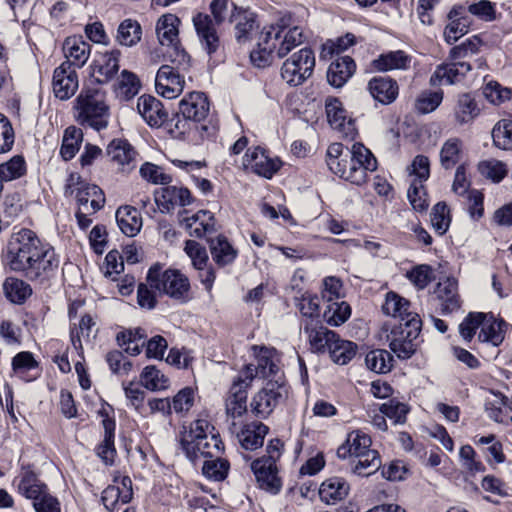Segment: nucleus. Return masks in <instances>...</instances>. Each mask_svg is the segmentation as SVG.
<instances>
[{
    "instance_id": "f257e3e1",
    "label": "nucleus",
    "mask_w": 512,
    "mask_h": 512,
    "mask_svg": "<svg viewBox=\"0 0 512 512\" xmlns=\"http://www.w3.org/2000/svg\"><path fill=\"white\" fill-rule=\"evenodd\" d=\"M4 263L28 280L44 284L54 276L59 259L52 246L43 243L34 231L22 228L11 235Z\"/></svg>"
},
{
    "instance_id": "f03ea898",
    "label": "nucleus",
    "mask_w": 512,
    "mask_h": 512,
    "mask_svg": "<svg viewBox=\"0 0 512 512\" xmlns=\"http://www.w3.org/2000/svg\"><path fill=\"white\" fill-rule=\"evenodd\" d=\"M306 39L303 28L293 25L290 19L281 24L264 28L258 38L257 47L250 53L251 62L259 68L270 65L274 55L283 58Z\"/></svg>"
},
{
    "instance_id": "7ed1b4c3",
    "label": "nucleus",
    "mask_w": 512,
    "mask_h": 512,
    "mask_svg": "<svg viewBox=\"0 0 512 512\" xmlns=\"http://www.w3.org/2000/svg\"><path fill=\"white\" fill-rule=\"evenodd\" d=\"M74 109L76 120L80 125L97 131L108 126L109 107L105 102V93L99 88H83L76 98Z\"/></svg>"
},
{
    "instance_id": "20e7f679",
    "label": "nucleus",
    "mask_w": 512,
    "mask_h": 512,
    "mask_svg": "<svg viewBox=\"0 0 512 512\" xmlns=\"http://www.w3.org/2000/svg\"><path fill=\"white\" fill-rule=\"evenodd\" d=\"M172 65H162L156 75L155 87L157 92L167 99L176 98L184 87V79L180 74L188 68L190 57L184 49H176L175 56L168 55Z\"/></svg>"
},
{
    "instance_id": "39448f33",
    "label": "nucleus",
    "mask_w": 512,
    "mask_h": 512,
    "mask_svg": "<svg viewBox=\"0 0 512 512\" xmlns=\"http://www.w3.org/2000/svg\"><path fill=\"white\" fill-rule=\"evenodd\" d=\"M407 320L394 325L386 335L390 349L401 359L410 358L417 349L422 321L418 314H406Z\"/></svg>"
},
{
    "instance_id": "423d86ee",
    "label": "nucleus",
    "mask_w": 512,
    "mask_h": 512,
    "mask_svg": "<svg viewBox=\"0 0 512 512\" xmlns=\"http://www.w3.org/2000/svg\"><path fill=\"white\" fill-rule=\"evenodd\" d=\"M146 281L152 289L163 292L173 299L186 301L189 298V279L179 270L162 271V266L155 264L149 269Z\"/></svg>"
},
{
    "instance_id": "0eeeda50",
    "label": "nucleus",
    "mask_w": 512,
    "mask_h": 512,
    "mask_svg": "<svg viewBox=\"0 0 512 512\" xmlns=\"http://www.w3.org/2000/svg\"><path fill=\"white\" fill-rule=\"evenodd\" d=\"M253 381V374L249 368L247 371H240L233 381L226 399V416L231 433L242 423V417L247 412V388Z\"/></svg>"
},
{
    "instance_id": "6e6552de",
    "label": "nucleus",
    "mask_w": 512,
    "mask_h": 512,
    "mask_svg": "<svg viewBox=\"0 0 512 512\" xmlns=\"http://www.w3.org/2000/svg\"><path fill=\"white\" fill-rule=\"evenodd\" d=\"M314 67V52L309 48H302L285 60L281 77L289 85L298 86L312 75Z\"/></svg>"
},
{
    "instance_id": "1a4fd4ad",
    "label": "nucleus",
    "mask_w": 512,
    "mask_h": 512,
    "mask_svg": "<svg viewBox=\"0 0 512 512\" xmlns=\"http://www.w3.org/2000/svg\"><path fill=\"white\" fill-rule=\"evenodd\" d=\"M287 396V389L278 381L268 382L252 399V412L260 418L269 416L275 407Z\"/></svg>"
},
{
    "instance_id": "9d476101",
    "label": "nucleus",
    "mask_w": 512,
    "mask_h": 512,
    "mask_svg": "<svg viewBox=\"0 0 512 512\" xmlns=\"http://www.w3.org/2000/svg\"><path fill=\"white\" fill-rule=\"evenodd\" d=\"M179 113L184 119L176 118L175 128L185 129L186 121H203L209 113V102L202 92H191L179 102Z\"/></svg>"
},
{
    "instance_id": "9b49d317",
    "label": "nucleus",
    "mask_w": 512,
    "mask_h": 512,
    "mask_svg": "<svg viewBox=\"0 0 512 512\" xmlns=\"http://www.w3.org/2000/svg\"><path fill=\"white\" fill-rule=\"evenodd\" d=\"M348 153L350 156V175L348 176L350 182L361 185L366 182L367 172L376 170V158L361 143H354Z\"/></svg>"
},
{
    "instance_id": "f8f14e48",
    "label": "nucleus",
    "mask_w": 512,
    "mask_h": 512,
    "mask_svg": "<svg viewBox=\"0 0 512 512\" xmlns=\"http://www.w3.org/2000/svg\"><path fill=\"white\" fill-rule=\"evenodd\" d=\"M281 162L271 158L262 147L249 148L243 158V166L255 174L270 179L279 170Z\"/></svg>"
},
{
    "instance_id": "ddd939ff",
    "label": "nucleus",
    "mask_w": 512,
    "mask_h": 512,
    "mask_svg": "<svg viewBox=\"0 0 512 512\" xmlns=\"http://www.w3.org/2000/svg\"><path fill=\"white\" fill-rule=\"evenodd\" d=\"M154 199L162 213H170L175 207H185L193 202L190 191L182 186L166 185L155 191Z\"/></svg>"
},
{
    "instance_id": "4468645a",
    "label": "nucleus",
    "mask_w": 512,
    "mask_h": 512,
    "mask_svg": "<svg viewBox=\"0 0 512 512\" xmlns=\"http://www.w3.org/2000/svg\"><path fill=\"white\" fill-rule=\"evenodd\" d=\"M432 299L442 314H448L458 310L461 302L458 294L457 281L449 277L441 280L433 291Z\"/></svg>"
},
{
    "instance_id": "2eb2a0df",
    "label": "nucleus",
    "mask_w": 512,
    "mask_h": 512,
    "mask_svg": "<svg viewBox=\"0 0 512 512\" xmlns=\"http://www.w3.org/2000/svg\"><path fill=\"white\" fill-rule=\"evenodd\" d=\"M133 497L132 481L128 476L114 478V484L109 485L102 492V503L109 511L118 509V504H127Z\"/></svg>"
},
{
    "instance_id": "dca6fc26",
    "label": "nucleus",
    "mask_w": 512,
    "mask_h": 512,
    "mask_svg": "<svg viewBox=\"0 0 512 512\" xmlns=\"http://www.w3.org/2000/svg\"><path fill=\"white\" fill-rule=\"evenodd\" d=\"M53 92L60 100L71 98L79 87L78 75L69 63H62L54 70L52 80Z\"/></svg>"
},
{
    "instance_id": "f3484780",
    "label": "nucleus",
    "mask_w": 512,
    "mask_h": 512,
    "mask_svg": "<svg viewBox=\"0 0 512 512\" xmlns=\"http://www.w3.org/2000/svg\"><path fill=\"white\" fill-rule=\"evenodd\" d=\"M193 26L201 43V46L208 54H213L220 46V39L216 30L214 20L206 13H197L192 19Z\"/></svg>"
},
{
    "instance_id": "a211bd4d",
    "label": "nucleus",
    "mask_w": 512,
    "mask_h": 512,
    "mask_svg": "<svg viewBox=\"0 0 512 512\" xmlns=\"http://www.w3.org/2000/svg\"><path fill=\"white\" fill-rule=\"evenodd\" d=\"M187 210L179 211V223L189 231L191 236L202 238L215 231L214 215L207 210H200L191 217H186Z\"/></svg>"
},
{
    "instance_id": "6ab92c4d",
    "label": "nucleus",
    "mask_w": 512,
    "mask_h": 512,
    "mask_svg": "<svg viewBox=\"0 0 512 512\" xmlns=\"http://www.w3.org/2000/svg\"><path fill=\"white\" fill-rule=\"evenodd\" d=\"M180 19L171 13L162 15L156 23V34L161 45L168 46L170 51L167 56L172 54L175 56V50L181 49L179 46V24Z\"/></svg>"
},
{
    "instance_id": "aec40b11",
    "label": "nucleus",
    "mask_w": 512,
    "mask_h": 512,
    "mask_svg": "<svg viewBox=\"0 0 512 512\" xmlns=\"http://www.w3.org/2000/svg\"><path fill=\"white\" fill-rule=\"evenodd\" d=\"M253 355L256 359V365L248 364L242 371L251 369L253 380L256 377L266 378L277 371L276 350L265 346H252Z\"/></svg>"
},
{
    "instance_id": "412c9836",
    "label": "nucleus",
    "mask_w": 512,
    "mask_h": 512,
    "mask_svg": "<svg viewBox=\"0 0 512 512\" xmlns=\"http://www.w3.org/2000/svg\"><path fill=\"white\" fill-rule=\"evenodd\" d=\"M471 70V64L465 61L438 65L430 77L432 86L452 85L460 82Z\"/></svg>"
},
{
    "instance_id": "4be33fe9",
    "label": "nucleus",
    "mask_w": 512,
    "mask_h": 512,
    "mask_svg": "<svg viewBox=\"0 0 512 512\" xmlns=\"http://www.w3.org/2000/svg\"><path fill=\"white\" fill-rule=\"evenodd\" d=\"M251 469L254 472L259 486L273 494H276L281 489V480L278 477V470L276 463L271 460H254L251 464Z\"/></svg>"
},
{
    "instance_id": "5701e85b",
    "label": "nucleus",
    "mask_w": 512,
    "mask_h": 512,
    "mask_svg": "<svg viewBox=\"0 0 512 512\" xmlns=\"http://www.w3.org/2000/svg\"><path fill=\"white\" fill-rule=\"evenodd\" d=\"M137 110L151 127H160L167 120L168 113L162 102L151 95H142L137 100Z\"/></svg>"
},
{
    "instance_id": "b1692460",
    "label": "nucleus",
    "mask_w": 512,
    "mask_h": 512,
    "mask_svg": "<svg viewBox=\"0 0 512 512\" xmlns=\"http://www.w3.org/2000/svg\"><path fill=\"white\" fill-rule=\"evenodd\" d=\"M371 437L361 430H354L347 435L346 441L337 449V455L341 459L348 457L364 456V453L374 451L371 449Z\"/></svg>"
},
{
    "instance_id": "393cba45",
    "label": "nucleus",
    "mask_w": 512,
    "mask_h": 512,
    "mask_svg": "<svg viewBox=\"0 0 512 512\" xmlns=\"http://www.w3.org/2000/svg\"><path fill=\"white\" fill-rule=\"evenodd\" d=\"M121 52L118 49L106 51L94 60L93 74L97 82L107 83L111 81L119 70Z\"/></svg>"
},
{
    "instance_id": "a878e982",
    "label": "nucleus",
    "mask_w": 512,
    "mask_h": 512,
    "mask_svg": "<svg viewBox=\"0 0 512 512\" xmlns=\"http://www.w3.org/2000/svg\"><path fill=\"white\" fill-rule=\"evenodd\" d=\"M91 46L81 36H71L63 43V52L70 67L81 68L85 65L90 56Z\"/></svg>"
},
{
    "instance_id": "bb28decb",
    "label": "nucleus",
    "mask_w": 512,
    "mask_h": 512,
    "mask_svg": "<svg viewBox=\"0 0 512 512\" xmlns=\"http://www.w3.org/2000/svg\"><path fill=\"white\" fill-rule=\"evenodd\" d=\"M466 10L462 6H454L448 13L449 23L444 29V38L452 44L468 32L470 21L465 15Z\"/></svg>"
},
{
    "instance_id": "cd10ccee",
    "label": "nucleus",
    "mask_w": 512,
    "mask_h": 512,
    "mask_svg": "<svg viewBox=\"0 0 512 512\" xmlns=\"http://www.w3.org/2000/svg\"><path fill=\"white\" fill-rule=\"evenodd\" d=\"M304 331L308 335L311 350L321 354L329 353L331 346L338 336L334 331L329 330L323 325L312 326L306 323Z\"/></svg>"
},
{
    "instance_id": "c85d7f7f",
    "label": "nucleus",
    "mask_w": 512,
    "mask_h": 512,
    "mask_svg": "<svg viewBox=\"0 0 512 512\" xmlns=\"http://www.w3.org/2000/svg\"><path fill=\"white\" fill-rule=\"evenodd\" d=\"M223 450V443L219 438V435L210 436L209 438H202L195 443L191 444L187 448L183 449L186 456L191 460L195 461L200 456L205 458H213L221 455Z\"/></svg>"
},
{
    "instance_id": "c756f323",
    "label": "nucleus",
    "mask_w": 512,
    "mask_h": 512,
    "mask_svg": "<svg viewBox=\"0 0 512 512\" xmlns=\"http://www.w3.org/2000/svg\"><path fill=\"white\" fill-rule=\"evenodd\" d=\"M371 96L382 104L392 103L398 96V84L389 77H374L368 83Z\"/></svg>"
},
{
    "instance_id": "7c9ffc66",
    "label": "nucleus",
    "mask_w": 512,
    "mask_h": 512,
    "mask_svg": "<svg viewBox=\"0 0 512 512\" xmlns=\"http://www.w3.org/2000/svg\"><path fill=\"white\" fill-rule=\"evenodd\" d=\"M506 323L498 320L493 315L484 313V320L478 334V340L482 343H489L499 346L505 338Z\"/></svg>"
},
{
    "instance_id": "2f4dec72",
    "label": "nucleus",
    "mask_w": 512,
    "mask_h": 512,
    "mask_svg": "<svg viewBox=\"0 0 512 512\" xmlns=\"http://www.w3.org/2000/svg\"><path fill=\"white\" fill-rule=\"evenodd\" d=\"M355 63L349 56H343L332 62L327 71V80L330 85L340 88L353 75Z\"/></svg>"
},
{
    "instance_id": "473e14b6",
    "label": "nucleus",
    "mask_w": 512,
    "mask_h": 512,
    "mask_svg": "<svg viewBox=\"0 0 512 512\" xmlns=\"http://www.w3.org/2000/svg\"><path fill=\"white\" fill-rule=\"evenodd\" d=\"M268 432V427L262 423H251L245 425L241 430L236 428L238 441L246 450H254L263 445L264 437Z\"/></svg>"
},
{
    "instance_id": "72a5a7b5",
    "label": "nucleus",
    "mask_w": 512,
    "mask_h": 512,
    "mask_svg": "<svg viewBox=\"0 0 512 512\" xmlns=\"http://www.w3.org/2000/svg\"><path fill=\"white\" fill-rule=\"evenodd\" d=\"M115 217L119 229L128 237L137 235L142 227L140 214L138 210L132 206L119 207Z\"/></svg>"
},
{
    "instance_id": "f704fd0d",
    "label": "nucleus",
    "mask_w": 512,
    "mask_h": 512,
    "mask_svg": "<svg viewBox=\"0 0 512 512\" xmlns=\"http://www.w3.org/2000/svg\"><path fill=\"white\" fill-rule=\"evenodd\" d=\"M209 247L213 261L220 267L233 263L237 257V250L225 236L209 239Z\"/></svg>"
},
{
    "instance_id": "c9c22d12",
    "label": "nucleus",
    "mask_w": 512,
    "mask_h": 512,
    "mask_svg": "<svg viewBox=\"0 0 512 512\" xmlns=\"http://www.w3.org/2000/svg\"><path fill=\"white\" fill-rule=\"evenodd\" d=\"M18 491L21 495L35 501L48 491L47 486L42 483L37 475L31 470H24L19 475Z\"/></svg>"
},
{
    "instance_id": "e433bc0d",
    "label": "nucleus",
    "mask_w": 512,
    "mask_h": 512,
    "mask_svg": "<svg viewBox=\"0 0 512 512\" xmlns=\"http://www.w3.org/2000/svg\"><path fill=\"white\" fill-rule=\"evenodd\" d=\"M104 428V439L98 445L96 452L106 465H111L116 456V449L114 447L115 437V421L112 418L105 417L102 420Z\"/></svg>"
},
{
    "instance_id": "4c0bfd02",
    "label": "nucleus",
    "mask_w": 512,
    "mask_h": 512,
    "mask_svg": "<svg viewBox=\"0 0 512 512\" xmlns=\"http://www.w3.org/2000/svg\"><path fill=\"white\" fill-rule=\"evenodd\" d=\"M410 64L411 57L402 50L381 54L373 61L374 67L379 71L407 70Z\"/></svg>"
},
{
    "instance_id": "58836bf2",
    "label": "nucleus",
    "mask_w": 512,
    "mask_h": 512,
    "mask_svg": "<svg viewBox=\"0 0 512 512\" xmlns=\"http://www.w3.org/2000/svg\"><path fill=\"white\" fill-rule=\"evenodd\" d=\"M76 197L80 208L91 213L100 210L105 202L103 192L96 185H85L79 189Z\"/></svg>"
},
{
    "instance_id": "ea45409f",
    "label": "nucleus",
    "mask_w": 512,
    "mask_h": 512,
    "mask_svg": "<svg viewBox=\"0 0 512 512\" xmlns=\"http://www.w3.org/2000/svg\"><path fill=\"white\" fill-rule=\"evenodd\" d=\"M348 492V483L339 477H332L325 480L319 489L321 499L328 504L344 499L348 495Z\"/></svg>"
},
{
    "instance_id": "a19ab883",
    "label": "nucleus",
    "mask_w": 512,
    "mask_h": 512,
    "mask_svg": "<svg viewBox=\"0 0 512 512\" xmlns=\"http://www.w3.org/2000/svg\"><path fill=\"white\" fill-rule=\"evenodd\" d=\"M463 141L457 137L447 139L440 150V163L444 169L455 167L463 158Z\"/></svg>"
},
{
    "instance_id": "79ce46f5",
    "label": "nucleus",
    "mask_w": 512,
    "mask_h": 512,
    "mask_svg": "<svg viewBox=\"0 0 512 512\" xmlns=\"http://www.w3.org/2000/svg\"><path fill=\"white\" fill-rule=\"evenodd\" d=\"M479 114V108L475 99L468 93L459 95L454 109L455 120L464 125L472 122Z\"/></svg>"
},
{
    "instance_id": "37998d69",
    "label": "nucleus",
    "mask_w": 512,
    "mask_h": 512,
    "mask_svg": "<svg viewBox=\"0 0 512 512\" xmlns=\"http://www.w3.org/2000/svg\"><path fill=\"white\" fill-rule=\"evenodd\" d=\"M4 294L11 302L22 304L32 295V288L23 279L8 277L3 283Z\"/></svg>"
},
{
    "instance_id": "c03bdc74",
    "label": "nucleus",
    "mask_w": 512,
    "mask_h": 512,
    "mask_svg": "<svg viewBox=\"0 0 512 512\" xmlns=\"http://www.w3.org/2000/svg\"><path fill=\"white\" fill-rule=\"evenodd\" d=\"M381 464L380 455L377 450H374L364 453V456L354 457L351 471L357 476L368 477L378 471Z\"/></svg>"
},
{
    "instance_id": "a18cd8bd",
    "label": "nucleus",
    "mask_w": 512,
    "mask_h": 512,
    "mask_svg": "<svg viewBox=\"0 0 512 512\" xmlns=\"http://www.w3.org/2000/svg\"><path fill=\"white\" fill-rule=\"evenodd\" d=\"M485 410L492 420L505 423L508 421V413L512 411V398L502 394H494V399L486 402Z\"/></svg>"
},
{
    "instance_id": "49530a36",
    "label": "nucleus",
    "mask_w": 512,
    "mask_h": 512,
    "mask_svg": "<svg viewBox=\"0 0 512 512\" xmlns=\"http://www.w3.org/2000/svg\"><path fill=\"white\" fill-rule=\"evenodd\" d=\"M409 308L410 302L395 292H388L382 305V310L386 315L399 318L400 322L407 320L406 314H415L409 311Z\"/></svg>"
},
{
    "instance_id": "de8ad7c7",
    "label": "nucleus",
    "mask_w": 512,
    "mask_h": 512,
    "mask_svg": "<svg viewBox=\"0 0 512 512\" xmlns=\"http://www.w3.org/2000/svg\"><path fill=\"white\" fill-rule=\"evenodd\" d=\"M326 115L329 124L334 129L345 131V126H351L352 121L347 120V112L337 98H327L325 102Z\"/></svg>"
},
{
    "instance_id": "09e8293b",
    "label": "nucleus",
    "mask_w": 512,
    "mask_h": 512,
    "mask_svg": "<svg viewBox=\"0 0 512 512\" xmlns=\"http://www.w3.org/2000/svg\"><path fill=\"white\" fill-rule=\"evenodd\" d=\"M141 25L132 19L122 21L117 29L116 41L123 46L131 47L141 40Z\"/></svg>"
},
{
    "instance_id": "8fccbe9b",
    "label": "nucleus",
    "mask_w": 512,
    "mask_h": 512,
    "mask_svg": "<svg viewBox=\"0 0 512 512\" xmlns=\"http://www.w3.org/2000/svg\"><path fill=\"white\" fill-rule=\"evenodd\" d=\"M214 435H216V433H214V427L209 423V421L205 419H198L191 424L189 431H186L183 434L180 441L181 447L182 449H185L202 438H209Z\"/></svg>"
},
{
    "instance_id": "3c124183",
    "label": "nucleus",
    "mask_w": 512,
    "mask_h": 512,
    "mask_svg": "<svg viewBox=\"0 0 512 512\" xmlns=\"http://www.w3.org/2000/svg\"><path fill=\"white\" fill-rule=\"evenodd\" d=\"M357 345L351 341L336 337L330 348L329 355L331 360L338 365H345L350 362L356 355Z\"/></svg>"
},
{
    "instance_id": "603ef678",
    "label": "nucleus",
    "mask_w": 512,
    "mask_h": 512,
    "mask_svg": "<svg viewBox=\"0 0 512 512\" xmlns=\"http://www.w3.org/2000/svg\"><path fill=\"white\" fill-rule=\"evenodd\" d=\"M111 160L121 166H129L135 159L136 152L133 147L123 140H113L107 147Z\"/></svg>"
},
{
    "instance_id": "864d4df0",
    "label": "nucleus",
    "mask_w": 512,
    "mask_h": 512,
    "mask_svg": "<svg viewBox=\"0 0 512 512\" xmlns=\"http://www.w3.org/2000/svg\"><path fill=\"white\" fill-rule=\"evenodd\" d=\"M139 88L138 77L128 70H123L115 85V92L121 99L128 100L138 93Z\"/></svg>"
},
{
    "instance_id": "5fc2aeb1",
    "label": "nucleus",
    "mask_w": 512,
    "mask_h": 512,
    "mask_svg": "<svg viewBox=\"0 0 512 512\" xmlns=\"http://www.w3.org/2000/svg\"><path fill=\"white\" fill-rule=\"evenodd\" d=\"M365 363L369 370L384 374L391 370L393 357L387 350L376 349L367 353Z\"/></svg>"
},
{
    "instance_id": "6e6d98bb",
    "label": "nucleus",
    "mask_w": 512,
    "mask_h": 512,
    "mask_svg": "<svg viewBox=\"0 0 512 512\" xmlns=\"http://www.w3.org/2000/svg\"><path fill=\"white\" fill-rule=\"evenodd\" d=\"M83 140L82 130L74 126L65 130L60 153L65 160L72 159L79 151L80 144Z\"/></svg>"
},
{
    "instance_id": "4d7b16f0",
    "label": "nucleus",
    "mask_w": 512,
    "mask_h": 512,
    "mask_svg": "<svg viewBox=\"0 0 512 512\" xmlns=\"http://www.w3.org/2000/svg\"><path fill=\"white\" fill-rule=\"evenodd\" d=\"M235 37L239 43H244L250 39L251 33L257 27L255 15L251 12H241L234 17Z\"/></svg>"
},
{
    "instance_id": "13d9d810",
    "label": "nucleus",
    "mask_w": 512,
    "mask_h": 512,
    "mask_svg": "<svg viewBox=\"0 0 512 512\" xmlns=\"http://www.w3.org/2000/svg\"><path fill=\"white\" fill-rule=\"evenodd\" d=\"M494 145L502 150H512V120L502 119L498 121L493 130Z\"/></svg>"
},
{
    "instance_id": "bf43d9fd",
    "label": "nucleus",
    "mask_w": 512,
    "mask_h": 512,
    "mask_svg": "<svg viewBox=\"0 0 512 512\" xmlns=\"http://www.w3.org/2000/svg\"><path fill=\"white\" fill-rule=\"evenodd\" d=\"M141 382L145 388L151 391L168 388L169 379L155 366H147L141 373Z\"/></svg>"
},
{
    "instance_id": "052dcab7",
    "label": "nucleus",
    "mask_w": 512,
    "mask_h": 512,
    "mask_svg": "<svg viewBox=\"0 0 512 512\" xmlns=\"http://www.w3.org/2000/svg\"><path fill=\"white\" fill-rule=\"evenodd\" d=\"M443 91L425 90L417 97L415 109L418 113L428 114L436 110L443 101Z\"/></svg>"
},
{
    "instance_id": "680f3d73",
    "label": "nucleus",
    "mask_w": 512,
    "mask_h": 512,
    "mask_svg": "<svg viewBox=\"0 0 512 512\" xmlns=\"http://www.w3.org/2000/svg\"><path fill=\"white\" fill-rule=\"evenodd\" d=\"M351 315V308L345 301L330 302L324 317L331 326H339L346 322Z\"/></svg>"
},
{
    "instance_id": "e2e57ef3",
    "label": "nucleus",
    "mask_w": 512,
    "mask_h": 512,
    "mask_svg": "<svg viewBox=\"0 0 512 512\" xmlns=\"http://www.w3.org/2000/svg\"><path fill=\"white\" fill-rule=\"evenodd\" d=\"M26 173V163L22 156H13L9 161L0 164V179L12 181L22 177Z\"/></svg>"
},
{
    "instance_id": "0e129e2a",
    "label": "nucleus",
    "mask_w": 512,
    "mask_h": 512,
    "mask_svg": "<svg viewBox=\"0 0 512 512\" xmlns=\"http://www.w3.org/2000/svg\"><path fill=\"white\" fill-rule=\"evenodd\" d=\"M478 170L482 176L496 183L504 179L508 172L506 164L496 159L481 161Z\"/></svg>"
},
{
    "instance_id": "69168bd1",
    "label": "nucleus",
    "mask_w": 512,
    "mask_h": 512,
    "mask_svg": "<svg viewBox=\"0 0 512 512\" xmlns=\"http://www.w3.org/2000/svg\"><path fill=\"white\" fill-rule=\"evenodd\" d=\"M228 470V461L222 459L220 455L217 457L208 458L205 460L202 467L203 474L209 479L215 481L223 480L227 476Z\"/></svg>"
},
{
    "instance_id": "338daca9",
    "label": "nucleus",
    "mask_w": 512,
    "mask_h": 512,
    "mask_svg": "<svg viewBox=\"0 0 512 512\" xmlns=\"http://www.w3.org/2000/svg\"><path fill=\"white\" fill-rule=\"evenodd\" d=\"M140 175L155 185H168L172 181L171 175L167 174L162 167L150 162H146L140 167Z\"/></svg>"
},
{
    "instance_id": "774afa93",
    "label": "nucleus",
    "mask_w": 512,
    "mask_h": 512,
    "mask_svg": "<svg viewBox=\"0 0 512 512\" xmlns=\"http://www.w3.org/2000/svg\"><path fill=\"white\" fill-rule=\"evenodd\" d=\"M484 313L470 312L459 325V334L466 342H470L478 329L481 328Z\"/></svg>"
}]
</instances>
